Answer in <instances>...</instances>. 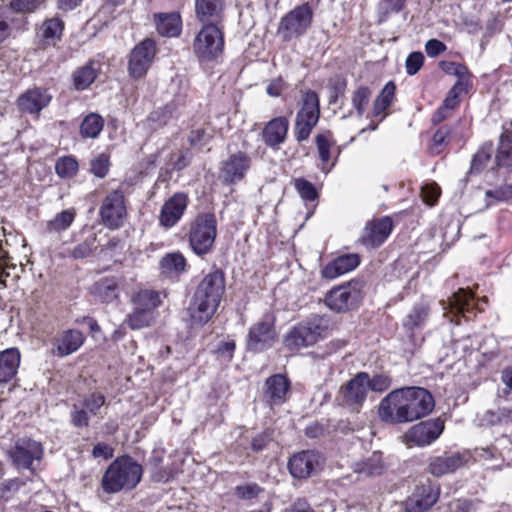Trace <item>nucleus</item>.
Returning <instances> with one entry per match:
<instances>
[{
    "instance_id": "obj_32",
    "label": "nucleus",
    "mask_w": 512,
    "mask_h": 512,
    "mask_svg": "<svg viewBox=\"0 0 512 512\" xmlns=\"http://www.w3.org/2000/svg\"><path fill=\"white\" fill-rule=\"evenodd\" d=\"M477 421L479 426H496L512 422V409L501 407L489 409L482 414H478Z\"/></svg>"
},
{
    "instance_id": "obj_30",
    "label": "nucleus",
    "mask_w": 512,
    "mask_h": 512,
    "mask_svg": "<svg viewBox=\"0 0 512 512\" xmlns=\"http://www.w3.org/2000/svg\"><path fill=\"white\" fill-rule=\"evenodd\" d=\"M464 465L463 457L459 454L444 455L434 458L429 464V471L435 476L454 472Z\"/></svg>"
},
{
    "instance_id": "obj_57",
    "label": "nucleus",
    "mask_w": 512,
    "mask_h": 512,
    "mask_svg": "<svg viewBox=\"0 0 512 512\" xmlns=\"http://www.w3.org/2000/svg\"><path fill=\"white\" fill-rule=\"evenodd\" d=\"M79 403L89 412V414L96 416L99 414L101 407L105 404V397L100 393H93Z\"/></svg>"
},
{
    "instance_id": "obj_26",
    "label": "nucleus",
    "mask_w": 512,
    "mask_h": 512,
    "mask_svg": "<svg viewBox=\"0 0 512 512\" xmlns=\"http://www.w3.org/2000/svg\"><path fill=\"white\" fill-rule=\"evenodd\" d=\"M225 10V0H195V13L202 23L221 24Z\"/></svg>"
},
{
    "instance_id": "obj_24",
    "label": "nucleus",
    "mask_w": 512,
    "mask_h": 512,
    "mask_svg": "<svg viewBox=\"0 0 512 512\" xmlns=\"http://www.w3.org/2000/svg\"><path fill=\"white\" fill-rule=\"evenodd\" d=\"M359 264L360 257L358 254H343L326 264L321 271V275L325 279L333 280L354 270Z\"/></svg>"
},
{
    "instance_id": "obj_16",
    "label": "nucleus",
    "mask_w": 512,
    "mask_h": 512,
    "mask_svg": "<svg viewBox=\"0 0 512 512\" xmlns=\"http://www.w3.org/2000/svg\"><path fill=\"white\" fill-rule=\"evenodd\" d=\"M444 423L440 419L420 422L412 426L405 434L406 442L420 447L434 442L442 433Z\"/></svg>"
},
{
    "instance_id": "obj_51",
    "label": "nucleus",
    "mask_w": 512,
    "mask_h": 512,
    "mask_svg": "<svg viewBox=\"0 0 512 512\" xmlns=\"http://www.w3.org/2000/svg\"><path fill=\"white\" fill-rule=\"evenodd\" d=\"M89 412L80 404L75 403L70 412V422L76 428H84L89 426Z\"/></svg>"
},
{
    "instance_id": "obj_45",
    "label": "nucleus",
    "mask_w": 512,
    "mask_h": 512,
    "mask_svg": "<svg viewBox=\"0 0 512 512\" xmlns=\"http://www.w3.org/2000/svg\"><path fill=\"white\" fill-rule=\"evenodd\" d=\"M26 482L20 478L5 479L0 482V503H5L14 498Z\"/></svg>"
},
{
    "instance_id": "obj_61",
    "label": "nucleus",
    "mask_w": 512,
    "mask_h": 512,
    "mask_svg": "<svg viewBox=\"0 0 512 512\" xmlns=\"http://www.w3.org/2000/svg\"><path fill=\"white\" fill-rule=\"evenodd\" d=\"M191 158L192 154L188 149L180 150L177 153L171 154L170 165L173 169L180 171L189 165Z\"/></svg>"
},
{
    "instance_id": "obj_6",
    "label": "nucleus",
    "mask_w": 512,
    "mask_h": 512,
    "mask_svg": "<svg viewBox=\"0 0 512 512\" xmlns=\"http://www.w3.org/2000/svg\"><path fill=\"white\" fill-rule=\"evenodd\" d=\"M216 235L217 221L212 213L199 214L189 224V245L192 251L199 256L206 255L212 250Z\"/></svg>"
},
{
    "instance_id": "obj_18",
    "label": "nucleus",
    "mask_w": 512,
    "mask_h": 512,
    "mask_svg": "<svg viewBox=\"0 0 512 512\" xmlns=\"http://www.w3.org/2000/svg\"><path fill=\"white\" fill-rule=\"evenodd\" d=\"M43 455L42 445L30 438H20L10 451V457L18 468L31 469L34 460H40Z\"/></svg>"
},
{
    "instance_id": "obj_21",
    "label": "nucleus",
    "mask_w": 512,
    "mask_h": 512,
    "mask_svg": "<svg viewBox=\"0 0 512 512\" xmlns=\"http://www.w3.org/2000/svg\"><path fill=\"white\" fill-rule=\"evenodd\" d=\"M439 498V489L432 485L417 486L415 491L405 502L406 512H425L429 510Z\"/></svg>"
},
{
    "instance_id": "obj_13",
    "label": "nucleus",
    "mask_w": 512,
    "mask_h": 512,
    "mask_svg": "<svg viewBox=\"0 0 512 512\" xmlns=\"http://www.w3.org/2000/svg\"><path fill=\"white\" fill-rule=\"evenodd\" d=\"M126 214L123 191L117 189L109 192L104 197L99 210L103 224L112 229L119 228Z\"/></svg>"
},
{
    "instance_id": "obj_7",
    "label": "nucleus",
    "mask_w": 512,
    "mask_h": 512,
    "mask_svg": "<svg viewBox=\"0 0 512 512\" xmlns=\"http://www.w3.org/2000/svg\"><path fill=\"white\" fill-rule=\"evenodd\" d=\"M301 101L293 127L294 137L298 143L308 140L320 117L319 97L316 92L306 91Z\"/></svg>"
},
{
    "instance_id": "obj_11",
    "label": "nucleus",
    "mask_w": 512,
    "mask_h": 512,
    "mask_svg": "<svg viewBox=\"0 0 512 512\" xmlns=\"http://www.w3.org/2000/svg\"><path fill=\"white\" fill-rule=\"evenodd\" d=\"M359 299V283L351 281L332 288L325 296V304L329 309L342 313L352 309Z\"/></svg>"
},
{
    "instance_id": "obj_4",
    "label": "nucleus",
    "mask_w": 512,
    "mask_h": 512,
    "mask_svg": "<svg viewBox=\"0 0 512 512\" xmlns=\"http://www.w3.org/2000/svg\"><path fill=\"white\" fill-rule=\"evenodd\" d=\"M331 320L326 315H313L298 323L284 337V345L290 350H298L317 343L326 337Z\"/></svg>"
},
{
    "instance_id": "obj_60",
    "label": "nucleus",
    "mask_w": 512,
    "mask_h": 512,
    "mask_svg": "<svg viewBox=\"0 0 512 512\" xmlns=\"http://www.w3.org/2000/svg\"><path fill=\"white\" fill-rule=\"evenodd\" d=\"M480 501L477 499H457L450 503L452 512H477Z\"/></svg>"
},
{
    "instance_id": "obj_12",
    "label": "nucleus",
    "mask_w": 512,
    "mask_h": 512,
    "mask_svg": "<svg viewBox=\"0 0 512 512\" xmlns=\"http://www.w3.org/2000/svg\"><path fill=\"white\" fill-rule=\"evenodd\" d=\"M251 163V157L246 152L232 153L220 163L219 179L226 185L238 183L245 178Z\"/></svg>"
},
{
    "instance_id": "obj_20",
    "label": "nucleus",
    "mask_w": 512,
    "mask_h": 512,
    "mask_svg": "<svg viewBox=\"0 0 512 512\" xmlns=\"http://www.w3.org/2000/svg\"><path fill=\"white\" fill-rule=\"evenodd\" d=\"M290 393V381L282 374H275L266 379L263 388V400L270 407L287 401Z\"/></svg>"
},
{
    "instance_id": "obj_31",
    "label": "nucleus",
    "mask_w": 512,
    "mask_h": 512,
    "mask_svg": "<svg viewBox=\"0 0 512 512\" xmlns=\"http://www.w3.org/2000/svg\"><path fill=\"white\" fill-rule=\"evenodd\" d=\"M155 22L161 36L176 37L181 32L182 21L178 13L157 14Z\"/></svg>"
},
{
    "instance_id": "obj_10",
    "label": "nucleus",
    "mask_w": 512,
    "mask_h": 512,
    "mask_svg": "<svg viewBox=\"0 0 512 512\" xmlns=\"http://www.w3.org/2000/svg\"><path fill=\"white\" fill-rule=\"evenodd\" d=\"M156 55V44L146 38L138 43L130 52L128 73L133 79L143 78L151 67Z\"/></svg>"
},
{
    "instance_id": "obj_34",
    "label": "nucleus",
    "mask_w": 512,
    "mask_h": 512,
    "mask_svg": "<svg viewBox=\"0 0 512 512\" xmlns=\"http://www.w3.org/2000/svg\"><path fill=\"white\" fill-rule=\"evenodd\" d=\"M496 163L502 167L512 166V123L504 127V131L500 136Z\"/></svg>"
},
{
    "instance_id": "obj_8",
    "label": "nucleus",
    "mask_w": 512,
    "mask_h": 512,
    "mask_svg": "<svg viewBox=\"0 0 512 512\" xmlns=\"http://www.w3.org/2000/svg\"><path fill=\"white\" fill-rule=\"evenodd\" d=\"M368 373L359 372L338 392L336 400L339 405L358 413L368 394Z\"/></svg>"
},
{
    "instance_id": "obj_47",
    "label": "nucleus",
    "mask_w": 512,
    "mask_h": 512,
    "mask_svg": "<svg viewBox=\"0 0 512 512\" xmlns=\"http://www.w3.org/2000/svg\"><path fill=\"white\" fill-rule=\"evenodd\" d=\"M213 138L212 129L208 124L193 128L188 136L189 144L193 147L202 148Z\"/></svg>"
},
{
    "instance_id": "obj_42",
    "label": "nucleus",
    "mask_w": 512,
    "mask_h": 512,
    "mask_svg": "<svg viewBox=\"0 0 512 512\" xmlns=\"http://www.w3.org/2000/svg\"><path fill=\"white\" fill-rule=\"evenodd\" d=\"M63 29L64 22L58 17H53L43 22L40 32L45 40L55 41L61 38Z\"/></svg>"
},
{
    "instance_id": "obj_62",
    "label": "nucleus",
    "mask_w": 512,
    "mask_h": 512,
    "mask_svg": "<svg viewBox=\"0 0 512 512\" xmlns=\"http://www.w3.org/2000/svg\"><path fill=\"white\" fill-rule=\"evenodd\" d=\"M368 390L374 392H384L391 386V378L384 374L374 375L373 378L368 376Z\"/></svg>"
},
{
    "instance_id": "obj_3",
    "label": "nucleus",
    "mask_w": 512,
    "mask_h": 512,
    "mask_svg": "<svg viewBox=\"0 0 512 512\" xmlns=\"http://www.w3.org/2000/svg\"><path fill=\"white\" fill-rule=\"evenodd\" d=\"M143 468L129 456L115 459L102 478V488L106 493L131 490L140 482Z\"/></svg>"
},
{
    "instance_id": "obj_27",
    "label": "nucleus",
    "mask_w": 512,
    "mask_h": 512,
    "mask_svg": "<svg viewBox=\"0 0 512 512\" xmlns=\"http://www.w3.org/2000/svg\"><path fill=\"white\" fill-rule=\"evenodd\" d=\"M85 337L80 330L69 329L56 338L57 355L68 356L76 352L84 343Z\"/></svg>"
},
{
    "instance_id": "obj_52",
    "label": "nucleus",
    "mask_w": 512,
    "mask_h": 512,
    "mask_svg": "<svg viewBox=\"0 0 512 512\" xmlns=\"http://www.w3.org/2000/svg\"><path fill=\"white\" fill-rule=\"evenodd\" d=\"M46 0H11L10 8L16 13H33L44 6Z\"/></svg>"
},
{
    "instance_id": "obj_35",
    "label": "nucleus",
    "mask_w": 512,
    "mask_h": 512,
    "mask_svg": "<svg viewBox=\"0 0 512 512\" xmlns=\"http://www.w3.org/2000/svg\"><path fill=\"white\" fill-rule=\"evenodd\" d=\"M474 306L472 293L465 289H459L457 292L453 293L449 299L450 312L455 315L461 314L466 317V314L470 313L474 309Z\"/></svg>"
},
{
    "instance_id": "obj_29",
    "label": "nucleus",
    "mask_w": 512,
    "mask_h": 512,
    "mask_svg": "<svg viewBox=\"0 0 512 512\" xmlns=\"http://www.w3.org/2000/svg\"><path fill=\"white\" fill-rule=\"evenodd\" d=\"M20 358L17 348H9L0 353V383L9 382L17 374Z\"/></svg>"
},
{
    "instance_id": "obj_40",
    "label": "nucleus",
    "mask_w": 512,
    "mask_h": 512,
    "mask_svg": "<svg viewBox=\"0 0 512 512\" xmlns=\"http://www.w3.org/2000/svg\"><path fill=\"white\" fill-rule=\"evenodd\" d=\"M428 314L429 308L427 305L423 303L416 304L404 319L403 325L409 330L419 328L425 323Z\"/></svg>"
},
{
    "instance_id": "obj_2",
    "label": "nucleus",
    "mask_w": 512,
    "mask_h": 512,
    "mask_svg": "<svg viewBox=\"0 0 512 512\" xmlns=\"http://www.w3.org/2000/svg\"><path fill=\"white\" fill-rule=\"evenodd\" d=\"M225 291L224 274L214 271L207 274L197 286L189 305L191 325L202 326L214 315Z\"/></svg>"
},
{
    "instance_id": "obj_25",
    "label": "nucleus",
    "mask_w": 512,
    "mask_h": 512,
    "mask_svg": "<svg viewBox=\"0 0 512 512\" xmlns=\"http://www.w3.org/2000/svg\"><path fill=\"white\" fill-rule=\"evenodd\" d=\"M122 278L107 276L100 278L90 288L91 294L103 303H111L118 299Z\"/></svg>"
},
{
    "instance_id": "obj_53",
    "label": "nucleus",
    "mask_w": 512,
    "mask_h": 512,
    "mask_svg": "<svg viewBox=\"0 0 512 512\" xmlns=\"http://www.w3.org/2000/svg\"><path fill=\"white\" fill-rule=\"evenodd\" d=\"M493 153L492 143H485L474 155L471 169L474 171H480L486 163L490 160Z\"/></svg>"
},
{
    "instance_id": "obj_28",
    "label": "nucleus",
    "mask_w": 512,
    "mask_h": 512,
    "mask_svg": "<svg viewBox=\"0 0 512 512\" xmlns=\"http://www.w3.org/2000/svg\"><path fill=\"white\" fill-rule=\"evenodd\" d=\"M179 115V105L175 100H172L164 106L153 110L147 117V122L150 123L152 129H157L176 120Z\"/></svg>"
},
{
    "instance_id": "obj_41",
    "label": "nucleus",
    "mask_w": 512,
    "mask_h": 512,
    "mask_svg": "<svg viewBox=\"0 0 512 512\" xmlns=\"http://www.w3.org/2000/svg\"><path fill=\"white\" fill-rule=\"evenodd\" d=\"M97 76L93 63L89 62L87 65L79 68L73 74L74 85L77 90H84L88 88Z\"/></svg>"
},
{
    "instance_id": "obj_50",
    "label": "nucleus",
    "mask_w": 512,
    "mask_h": 512,
    "mask_svg": "<svg viewBox=\"0 0 512 512\" xmlns=\"http://www.w3.org/2000/svg\"><path fill=\"white\" fill-rule=\"evenodd\" d=\"M486 196V207L494 205L497 202L507 201L512 198V185L504 184L495 189L487 190Z\"/></svg>"
},
{
    "instance_id": "obj_64",
    "label": "nucleus",
    "mask_w": 512,
    "mask_h": 512,
    "mask_svg": "<svg viewBox=\"0 0 512 512\" xmlns=\"http://www.w3.org/2000/svg\"><path fill=\"white\" fill-rule=\"evenodd\" d=\"M421 195L424 202L432 206L440 196V187L436 183H427L422 186Z\"/></svg>"
},
{
    "instance_id": "obj_49",
    "label": "nucleus",
    "mask_w": 512,
    "mask_h": 512,
    "mask_svg": "<svg viewBox=\"0 0 512 512\" xmlns=\"http://www.w3.org/2000/svg\"><path fill=\"white\" fill-rule=\"evenodd\" d=\"M78 170V163L75 158L65 156L59 158L55 164V171L60 178H72Z\"/></svg>"
},
{
    "instance_id": "obj_14",
    "label": "nucleus",
    "mask_w": 512,
    "mask_h": 512,
    "mask_svg": "<svg viewBox=\"0 0 512 512\" xmlns=\"http://www.w3.org/2000/svg\"><path fill=\"white\" fill-rule=\"evenodd\" d=\"M52 98L48 88L34 86L18 96L16 107L23 114L39 116L40 112L49 106Z\"/></svg>"
},
{
    "instance_id": "obj_44",
    "label": "nucleus",
    "mask_w": 512,
    "mask_h": 512,
    "mask_svg": "<svg viewBox=\"0 0 512 512\" xmlns=\"http://www.w3.org/2000/svg\"><path fill=\"white\" fill-rule=\"evenodd\" d=\"M161 267L164 272L179 274L185 271L186 259L179 252L169 253L162 258Z\"/></svg>"
},
{
    "instance_id": "obj_17",
    "label": "nucleus",
    "mask_w": 512,
    "mask_h": 512,
    "mask_svg": "<svg viewBox=\"0 0 512 512\" xmlns=\"http://www.w3.org/2000/svg\"><path fill=\"white\" fill-rule=\"evenodd\" d=\"M189 203L187 194L183 192L174 193L161 207L159 213V224L165 229L174 227L184 215Z\"/></svg>"
},
{
    "instance_id": "obj_48",
    "label": "nucleus",
    "mask_w": 512,
    "mask_h": 512,
    "mask_svg": "<svg viewBox=\"0 0 512 512\" xmlns=\"http://www.w3.org/2000/svg\"><path fill=\"white\" fill-rule=\"evenodd\" d=\"M148 467L151 472V479L154 482L165 483L173 477V473L170 469L161 466V459L159 457L150 458Z\"/></svg>"
},
{
    "instance_id": "obj_56",
    "label": "nucleus",
    "mask_w": 512,
    "mask_h": 512,
    "mask_svg": "<svg viewBox=\"0 0 512 512\" xmlns=\"http://www.w3.org/2000/svg\"><path fill=\"white\" fill-rule=\"evenodd\" d=\"M467 89V83L465 81L458 80L448 92V95L443 101V104L447 109H454L458 103V97L460 93L465 92Z\"/></svg>"
},
{
    "instance_id": "obj_46",
    "label": "nucleus",
    "mask_w": 512,
    "mask_h": 512,
    "mask_svg": "<svg viewBox=\"0 0 512 512\" xmlns=\"http://www.w3.org/2000/svg\"><path fill=\"white\" fill-rule=\"evenodd\" d=\"M371 90L366 86L358 87L351 98L353 108L356 110L358 118H361L370 102Z\"/></svg>"
},
{
    "instance_id": "obj_33",
    "label": "nucleus",
    "mask_w": 512,
    "mask_h": 512,
    "mask_svg": "<svg viewBox=\"0 0 512 512\" xmlns=\"http://www.w3.org/2000/svg\"><path fill=\"white\" fill-rule=\"evenodd\" d=\"M353 471L365 476H378L384 471L382 454L373 452L368 458L353 464Z\"/></svg>"
},
{
    "instance_id": "obj_15",
    "label": "nucleus",
    "mask_w": 512,
    "mask_h": 512,
    "mask_svg": "<svg viewBox=\"0 0 512 512\" xmlns=\"http://www.w3.org/2000/svg\"><path fill=\"white\" fill-rule=\"evenodd\" d=\"M275 339L274 320L270 315H265L249 330L247 346L255 352L263 351L270 347Z\"/></svg>"
},
{
    "instance_id": "obj_63",
    "label": "nucleus",
    "mask_w": 512,
    "mask_h": 512,
    "mask_svg": "<svg viewBox=\"0 0 512 512\" xmlns=\"http://www.w3.org/2000/svg\"><path fill=\"white\" fill-rule=\"evenodd\" d=\"M109 169V159L106 155L101 154L91 161L90 171L99 178H103Z\"/></svg>"
},
{
    "instance_id": "obj_5",
    "label": "nucleus",
    "mask_w": 512,
    "mask_h": 512,
    "mask_svg": "<svg viewBox=\"0 0 512 512\" xmlns=\"http://www.w3.org/2000/svg\"><path fill=\"white\" fill-rule=\"evenodd\" d=\"M224 50L222 24L203 23L193 41V51L201 62H210L220 57Z\"/></svg>"
},
{
    "instance_id": "obj_36",
    "label": "nucleus",
    "mask_w": 512,
    "mask_h": 512,
    "mask_svg": "<svg viewBox=\"0 0 512 512\" xmlns=\"http://www.w3.org/2000/svg\"><path fill=\"white\" fill-rule=\"evenodd\" d=\"M104 121L96 113L88 114L80 125V134L84 138H96L102 131Z\"/></svg>"
},
{
    "instance_id": "obj_39",
    "label": "nucleus",
    "mask_w": 512,
    "mask_h": 512,
    "mask_svg": "<svg viewBox=\"0 0 512 512\" xmlns=\"http://www.w3.org/2000/svg\"><path fill=\"white\" fill-rule=\"evenodd\" d=\"M395 90L396 86L394 82L390 81L385 84L373 104V113L375 116L380 115L392 104L395 96Z\"/></svg>"
},
{
    "instance_id": "obj_58",
    "label": "nucleus",
    "mask_w": 512,
    "mask_h": 512,
    "mask_svg": "<svg viewBox=\"0 0 512 512\" xmlns=\"http://www.w3.org/2000/svg\"><path fill=\"white\" fill-rule=\"evenodd\" d=\"M294 186L301 198L306 201H314L318 196L314 185L306 179H296Z\"/></svg>"
},
{
    "instance_id": "obj_9",
    "label": "nucleus",
    "mask_w": 512,
    "mask_h": 512,
    "mask_svg": "<svg viewBox=\"0 0 512 512\" xmlns=\"http://www.w3.org/2000/svg\"><path fill=\"white\" fill-rule=\"evenodd\" d=\"M313 12L308 4L297 6L280 21L279 35L286 41L303 35L312 23Z\"/></svg>"
},
{
    "instance_id": "obj_22",
    "label": "nucleus",
    "mask_w": 512,
    "mask_h": 512,
    "mask_svg": "<svg viewBox=\"0 0 512 512\" xmlns=\"http://www.w3.org/2000/svg\"><path fill=\"white\" fill-rule=\"evenodd\" d=\"M289 129V120L284 116H278L266 123L261 136L263 142L270 148L277 150L284 143Z\"/></svg>"
},
{
    "instance_id": "obj_37",
    "label": "nucleus",
    "mask_w": 512,
    "mask_h": 512,
    "mask_svg": "<svg viewBox=\"0 0 512 512\" xmlns=\"http://www.w3.org/2000/svg\"><path fill=\"white\" fill-rule=\"evenodd\" d=\"M134 307L147 309L149 312H154L161 301L159 293L153 290H141L132 299Z\"/></svg>"
},
{
    "instance_id": "obj_19",
    "label": "nucleus",
    "mask_w": 512,
    "mask_h": 512,
    "mask_svg": "<svg viewBox=\"0 0 512 512\" xmlns=\"http://www.w3.org/2000/svg\"><path fill=\"white\" fill-rule=\"evenodd\" d=\"M393 229V222L389 217L368 222L359 241L367 248H376L382 245Z\"/></svg>"
},
{
    "instance_id": "obj_54",
    "label": "nucleus",
    "mask_w": 512,
    "mask_h": 512,
    "mask_svg": "<svg viewBox=\"0 0 512 512\" xmlns=\"http://www.w3.org/2000/svg\"><path fill=\"white\" fill-rule=\"evenodd\" d=\"M320 160L322 162L321 170L328 172L329 169L325 168V165L330 160V148L331 143L325 134H318L315 138Z\"/></svg>"
},
{
    "instance_id": "obj_59",
    "label": "nucleus",
    "mask_w": 512,
    "mask_h": 512,
    "mask_svg": "<svg viewBox=\"0 0 512 512\" xmlns=\"http://www.w3.org/2000/svg\"><path fill=\"white\" fill-rule=\"evenodd\" d=\"M96 236L93 234L86 238L83 242L79 243L71 252L75 259H83L88 257L95 249Z\"/></svg>"
},
{
    "instance_id": "obj_43",
    "label": "nucleus",
    "mask_w": 512,
    "mask_h": 512,
    "mask_svg": "<svg viewBox=\"0 0 512 512\" xmlns=\"http://www.w3.org/2000/svg\"><path fill=\"white\" fill-rule=\"evenodd\" d=\"M75 219L72 209L63 210L47 223L48 232H61L70 227Z\"/></svg>"
},
{
    "instance_id": "obj_23",
    "label": "nucleus",
    "mask_w": 512,
    "mask_h": 512,
    "mask_svg": "<svg viewBox=\"0 0 512 512\" xmlns=\"http://www.w3.org/2000/svg\"><path fill=\"white\" fill-rule=\"evenodd\" d=\"M320 464V456L314 451H302L293 455L288 463L290 473L295 478H306Z\"/></svg>"
},
{
    "instance_id": "obj_55",
    "label": "nucleus",
    "mask_w": 512,
    "mask_h": 512,
    "mask_svg": "<svg viewBox=\"0 0 512 512\" xmlns=\"http://www.w3.org/2000/svg\"><path fill=\"white\" fill-rule=\"evenodd\" d=\"M450 128L447 126L440 127L433 135L430 144V150L434 154H439L447 144L450 135Z\"/></svg>"
},
{
    "instance_id": "obj_38",
    "label": "nucleus",
    "mask_w": 512,
    "mask_h": 512,
    "mask_svg": "<svg viewBox=\"0 0 512 512\" xmlns=\"http://www.w3.org/2000/svg\"><path fill=\"white\" fill-rule=\"evenodd\" d=\"M153 320L154 312L134 307V310L127 316L125 322L132 330H137L150 326Z\"/></svg>"
},
{
    "instance_id": "obj_1",
    "label": "nucleus",
    "mask_w": 512,
    "mask_h": 512,
    "mask_svg": "<svg viewBox=\"0 0 512 512\" xmlns=\"http://www.w3.org/2000/svg\"><path fill=\"white\" fill-rule=\"evenodd\" d=\"M435 406L432 394L422 387L391 391L379 403L378 416L386 424H404L429 415Z\"/></svg>"
}]
</instances>
